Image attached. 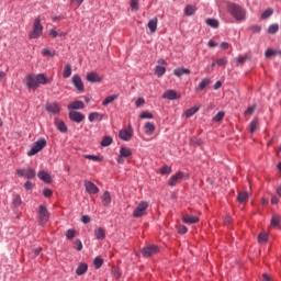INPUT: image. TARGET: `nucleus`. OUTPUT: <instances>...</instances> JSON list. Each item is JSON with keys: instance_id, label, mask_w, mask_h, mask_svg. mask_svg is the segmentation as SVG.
I'll return each instance as SVG.
<instances>
[{"instance_id": "nucleus-36", "label": "nucleus", "mask_w": 281, "mask_h": 281, "mask_svg": "<svg viewBox=\"0 0 281 281\" xmlns=\"http://www.w3.org/2000/svg\"><path fill=\"white\" fill-rule=\"evenodd\" d=\"M21 203H23V201L21 200V195L14 194L12 199L13 207H21Z\"/></svg>"}, {"instance_id": "nucleus-37", "label": "nucleus", "mask_w": 281, "mask_h": 281, "mask_svg": "<svg viewBox=\"0 0 281 281\" xmlns=\"http://www.w3.org/2000/svg\"><path fill=\"white\" fill-rule=\"evenodd\" d=\"M205 23H206V25H209V27H213L214 30H216V27H218V20H216V19L209 18L205 21Z\"/></svg>"}, {"instance_id": "nucleus-56", "label": "nucleus", "mask_w": 281, "mask_h": 281, "mask_svg": "<svg viewBox=\"0 0 281 281\" xmlns=\"http://www.w3.org/2000/svg\"><path fill=\"white\" fill-rule=\"evenodd\" d=\"M268 238H269V236L267 235V233H260L258 240H259V243L262 244V243H267Z\"/></svg>"}, {"instance_id": "nucleus-58", "label": "nucleus", "mask_w": 281, "mask_h": 281, "mask_svg": "<svg viewBox=\"0 0 281 281\" xmlns=\"http://www.w3.org/2000/svg\"><path fill=\"white\" fill-rule=\"evenodd\" d=\"M75 248L77 249V251H82V241L80 239H76L75 240Z\"/></svg>"}, {"instance_id": "nucleus-61", "label": "nucleus", "mask_w": 281, "mask_h": 281, "mask_svg": "<svg viewBox=\"0 0 281 281\" xmlns=\"http://www.w3.org/2000/svg\"><path fill=\"white\" fill-rule=\"evenodd\" d=\"M250 30L255 33V34H260V32H262V27L255 25L251 26Z\"/></svg>"}, {"instance_id": "nucleus-21", "label": "nucleus", "mask_w": 281, "mask_h": 281, "mask_svg": "<svg viewBox=\"0 0 281 281\" xmlns=\"http://www.w3.org/2000/svg\"><path fill=\"white\" fill-rule=\"evenodd\" d=\"M162 98L165 100H178L179 95L177 94V91L168 90V91L164 92Z\"/></svg>"}, {"instance_id": "nucleus-62", "label": "nucleus", "mask_w": 281, "mask_h": 281, "mask_svg": "<svg viewBox=\"0 0 281 281\" xmlns=\"http://www.w3.org/2000/svg\"><path fill=\"white\" fill-rule=\"evenodd\" d=\"M255 111H256V104H252V105L248 106L247 114L248 115H254Z\"/></svg>"}, {"instance_id": "nucleus-50", "label": "nucleus", "mask_w": 281, "mask_h": 281, "mask_svg": "<svg viewBox=\"0 0 281 281\" xmlns=\"http://www.w3.org/2000/svg\"><path fill=\"white\" fill-rule=\"evenodd\" d=\"M140 120H153V114L148 111H144L139 115Z\"/></svg>"}, {"instance_id": "nucleus-31", "label": "nucleus", "mask_w": 281, "mask_h": 281, "mask_svg": "<svg viewBox=\"0 0 281 281\" xmlns=\"http://www.w3.org/2000/svg\"><path fill=\"white\" fill-rule=\"evenodd\" d=\"M194 12H196V7H195V5L188 4V5L184 8V14H186V16H192V15H194Z\"/></svg>"}, {"instance_id": "nucleus-15", "label": "nucleus", "mask_w": 281, "mask_h": 281, "mask_svg": "<svg viewBox=\"0 0 281 281\" xmlns=\"http://www.w3.org/2000/svg\"><path fill=\"white\" fill-rule=\"evenodd\" d=\"M182 177H183V172L178 171L177 173L170 177V179L168 180V186H170V188H175V186H177V183L181 181Z\"/></svg>"}, {"instance_id": "nucleus-52", "label": "nucleus", "mask_w": 281, "mask_h": 281, "mask_svg": "<svg viewBox=\"0 0 281 281\" xmlns=\"http://www.w3.org/2000/svg\"><path fill=\"white\" fill-rule=\"evenodd\" d=\"M225 117V112L220 111L214 117H213V122H221V120H223Z\"/></svg>"}, {"instance_id": "nucleus-16", "label": "nucleus", "mask_w": 281, "mask_h": 281, "mask_svg": "<svg viewBox=\"0 0 281 281\" xmlns=\"http://www.w3.org/2000/svg\"><path fill=\"white\" fill-rule=\"evenodd\" d=\"M67 109L69 111H80V110L85 109V102L78 101V100L72 101L71 103H69L67 105Z\"/></svg>"}, {"instance_id": "nucleus-26", "label": "nucleus", "mask_w": 281, "mask_h": 281, "mask_svg": "<svg viewBox=\"0 0 281 281\" xmlns=\"http://www.w3.org/2000/svg\"><path fill=\"white\" fill-rule=\"evenodd\" d=\"M119 155H121V157H124L125 159H128V157L133 156V150H131V148L128 147H121Z\"/></svg>"}, {"instance_id": "nucleus-53", "label": "nucleus", "mask_w": 281, "mask_h": 281, "mask_svg": "<svg viewBox=\"0 0 281 281\" xmlns=\"http://www.w3.org/2000/svg\"><path fill=\"white\" fill-rule=\"evenodd\" d=\"M172 172V168L168 166H164L160 168V175H170Z\"/></svg>"}, {"instance_id": "nucleus-14", "label": "nucleus", "mask_w": 281, "mask_h": 281, "mask_svg": "<svg viewBox=\"0 0 281 281\" xmlns=\"http://www.w3.org/2000/svg\"><path fill=\"white\" fill-rule=\"evenodd\" d=\"M86 80L91 83L102 82L103 78L95 71H90L86 76Z\"/></svg>"}, {"instance_id": "nucleus-1", "label": "nucleus", "mask_w": 281, "mask_h": 281, "mask_svg": "<svg viewBox=\"0 0 281 281\" xmlns=\"http://www.w3.org/2000/svg\"><path fill=\"white\" fill-rule=\"evenodd\" d=\"M24 85H26L27 89L36 91L38 89V85H47V77H45V74L26 75L24 78Z\"/></svg>"}, {"instance_id": "nucleus-48", "label": "nucleus", "mask_w": 281, "mask_h": 281, "mask_svg": "<svg viewBox=\"0 0 281 281\" xmlns=\"http://www.w3.org/2000/svg\"><path fill=\"white\" fill-rule=\"evenodd\" d=\"M112 274L116 280L122 278V272H120V269L115 266L112 267Z\"/></svg>"}, {"instance_id": "nucleus-34", "label": "nucleus", "mask_w": 281, "mask_h": 281, "mask_svg": "<svg viewBox=\"0 0 281 281\" xmlns=\"http://www.w3.org/2000/svg\"><path fill=\"white\" fill-rule=\"evenodd\" d=\"M237 201L238 203H240L241 205L247 203V191L245 192H239L237 195Z\"/></svg>"}, {"instance_id": "nucleus-29", "label": "nucleus", "mask_w": 281, "mask_h": 281, "mask_svg": "<svg viewBox=\"0 0 281 281\" xmlns=\"http://www.w3.org/2000/svg\"><path fill=\"white\" fill-rule=\"evenodd\" d=\"M157 23H158V19L154 18L151 20L148 21L147 23V27L149 30V32H157Z\"/></svg>"}, {"instance_id": "nucleus-6", "label": "nucleus", "mask_w": 281, "mask_h": 281, "mask_svg": "<svg viewBox=\"0 0 281 281\" xmlns=\"http://www.w3.org/2000/svg\"><path fill=\"white\" fill-rule=\"evenodd\" d=\"M43 34V24H41V18H36L33 23V30L30 33V38H41Z\"/></svg>"}, {"instance_id": "nucleus-51", "label": "nucleus", "mask_w": 281, "mask_h": 281, "mask_svg": "<svg viewBox=\"0 0 281 281\" xmlns=\"http://www.w3.org/2000/svg\"><path fill=\"white\" fill-rule=\"evenodd\" d=\"M273 14V9L269 8L266 11H263V13L261 14V19H269V16H271Z\"/></svg>"}, {"instance_id": "nucleus-20", "label": "nucleus", "mask_w": 281, "mask_h": 281, "mask_svg": "<svg viewBox=\"0 0 281 281\" xmlns=\"http://www.w3.org/2000/svg\"><path fill=\"white\" fill-rule=\"evenodd\" d=\"M89 122H102L104 120V114L92 112L88 116Z\"/></svg>"}, {"instance_id": "nucleus-46", "label": "nucleus", "mask_w": 281, "mask_h": 281, "mask_svg": "<svg viewBox=\"0 0 281 281\" xmlns=\"http://www.w3.org/2000/svg\"><path fill=\"white\" fill-rule=\"evenodd\" d=\"M199 112V108H190L184 112L186 117H192L195 113Z\"/></svg>"}, {"instance_id": "nucleus-64", "label": "nucleus", "mask_w": 281, "mask_h": 281, "mask_svg": "<svg viewBox=\"0 0 281 281\" xmlns=\"http://www.w3.org/2000/svg\"><path fill=\"white\" fill-rule=\"evenodd\" d=\"M24 188L25 190H32V188H34V184L31 181H26L24 183Z\"/></svg>"}, {"instance_id": "nucleus-11", "label": "nucleus", "mask_w": 281, "mask_h": 281, "mask_svg": "<svg viewBox=\"0 0 281 281\" xmlns=\"http://www.w3.org/2000/svg\"><path fill=\"white\" fill-rule=\"evenodd\" d=\"M45 111H47L50 115H58L61 111L60 103L58 102L46 103Z\"/></svg>"}, {"instance_id": "nucleus-35", "label": "nucleus", "mask_w": 281, "mask_h": 281, "mask_svg": "<svg viewBox=\"0 0 281 281\" xmlns=\"http://www.w3.org/2000/svg\"><path fill=\"white\" fill-rule=\"evenodd\" d=\"M205 87H210V78H203L202 81L198 86V91H203Z\"/></svg>"}, {"instance_id": "nucleus-18", "label": "nucleus", "mask_w": 281, "mask_h": 281, "mask_svg": "<svg viewBox=\"0 0 281 281\" xmlns=\"http://www.w3.org/2000/svg\"><path fill=\"white\" fill-rule=\"evenodd\" d=\"M182 221L187 225H194V224L199 223V217L187 214V215H183Z\"/></svg>"}, {"instance_id": "nucleus-24", "label": "nucleus", "mask_w": 281, "mask_h": 281, "mask_svg": "<svg viewBox=\"0 0 281 281\" xmlns=\"http://www.w3.org/2000/svg\"><path fill=\"white\" fill-rule=\"evenodd\" d=\"M94 236L97 240H104V238H106V232L104 231V228L99 227L94 229Z\"/></svg>"}, {"instance_id": "nucleus-23", "label": "nucleus", "mask_w": 281, "mask_h": 281, "mask_svg": "<svg viewBox=\"0 0 281 281\" xmlns=\"http://www.w3.org/2000/svg\"><path fill=\"white\" fill-rule=\"evenodd\" d=\"M55 126L59 133H67L68 131L67 124L65 123V121L55 120Z\"/></svg>"}, {"instance_id": "nucleus-38", "label": "nucleus", "mask_w": 281, "mask_h": 281, "mask_svg": "<svg viewBox=\"0 0 281 281\" xmlns=\"http://www.w3.org/2000/svg\"><path fill=\"white\" fill-rule=\"evenodd\" d=\"M111 144H113V137H111V136H105L101 140V146H103L105 148H106V146H111Z\"/></svg>"}, {"instance_id": "nucleus-7", "label": "nucleus", "mask_w": 281, "mask_h": 281, "mask_svg": "<svg viewBox=\"0 0 281 281\" xmlns=\"http://www.w3.org/2000/svg\"><path fill=\"white\" fill-rule=\"evenodd\" d=\"M148 210V202L142 201L133 212L134 218H142Z\"/></svg>"}, {"instance_id": "nucleus-19", "label": "nucleus", "mask_w": 281, "mask_h": 281, "mask_svg": "<svg viewBox=\"0 0 281 281\" xmlns=\"http://www.w3.org/2000/svg\"><path fill=\"white\" fill-rule=\"evenodd\" d=\"M260 128V121L258 119H254L249 124V133L254 135V133H257Z\"/></svg>"}, {"instance_id": "nucleus-3", "label": "nucleus", "mask_w": 281, "mask_h": 281, "mask_svg": "<svg viewBox=\"0 0 281 281\" xmlns=\"http://www.w3.org/2000/svg\"><path fill=\"white\" fill-rule=\"evenodd\" d=\"M49 211L47 210V206L41 204L37 209V218H38V225L41 227H45L47 225V222L49 221Z\"/></svg>"}, {"instance_id": "nucleus-13", "label": "nucleus", "mask_w": 281, "mask_h": 281, "mask_svg": "<svg viewBox=\"0 0 281 281\" xmlns=\"http://www.w3.org/2000/svg\"><path fill=\"white\" fill-rule=\"evenodd\" d=\"M85 189L88 194H98V192H100L98 186H95V183L89 180L85 181Z\"/></svg>"}, {"instance_id": "nucleus-25", "label": "nucleus", "mask_w": 281, "mask_h": 281, "mask_svg": "<svg viewBox=\"0 0 281 281\" xmlns=\"http://www.w3.org/2000/svg\"><path fill=\"white\" fill-rule=\"evenodd\" d=\"M89 270V266L85 262H81L77 269H76V273L77 276H85V273Z\"/></svg>"}, {"instance_id": "nucleus-60", "label": "nucleus", "mask_w": 281, "mask_h": 281, "mask_svg": "<svg viewBox=\"0 0 281 281\" xmlns=\"http://www.w3.org/2000/svg\"><path fill=\"white\" fill-rule=\"evenodd\" d=\"M81 222L83 223V225H88V223H91V217L89 215H83L81 217Z\"/></svg>"}, {"instance_id": "nucleus-28", "label": "nucleus", "mask_w": 281, "mask_h": 281, "mask_svg": "<svg viewBox=\"0 0 281 281\" xmlns=\"http://www.w3.org/2000/svg\"><path fill=\"white\" fill-rule=\"evenodd\" d=\"M101 199L104 207H109L111 205V193L109 191H105Z\"/></svg>"}, {"instance_id": "nucleus-41", "label": "nucleus", "mask_w": 281, "mask_h": 281, "mask_svg": "<svg viewBox=\"0 0 281 281\" xmlns=\"http://www.w3.org/2000/svg\"><path fill=\"white\" fill-rule=\"evenodd\" d=\"M278 32H280V25L278 24H271L268 27V34H278Z\"/></svg>"}, {"instance_id": "nucleus-57", "label": "nucleus", "mask_w": 281, "mask_h": 281, "mask_svg": "<svg viewBox=\"0 0 281 281\" xmlns=\"http://www.w3.org/2000/svg\"><path fill=\"white\" fill-rule=\"evenodd\" d=\"M52 194H54V192L52 191V189L45 188V189L43 190V196H46L47 199H49V196H52Z\"/></svg>"}, {"instance_id": "nucleus-54", "label": "nucleus", "mask_w": 281, "mask_h": 281, "mask_svg": "<svg viewBox=\"0 0 281 281\" xmlns=\"http://www.w3.org/2000/svg\"><path fill=\"white\" fill-rule=\"evenodd\" d=\"M66 238H68V240H71V238H76V231L75 229H68L66 232Z\"/></svg>"}, {"instance_id": "nucleus-17", "label": "nucleus", "mask_w": 281, "mask_h": 281, "mask_svg": "<svg viewBox=\"0 0 281 281\" xmlns=\"http://www.w3.org/2000/svg\"><path fill=\"white\" fill-rule=\"evenodd\" d=\"M37 177L41 181H44V183H52L53 179L49 172L45 170H41L37 172Z\"/></svg>"}, {"instance_id": "nucleus-8", "label": "nucleus", "mask_w": 281, "mask_h": 281, "mask_svg": "<svg viewBox=\"0 0 281 281\" xmlns=\"http://www.w3.org/2000/svg\"><path fill=\"white\" fill-rule=\"evenodd\" d=\"M158 251H159V246L157 245H147L142 249V254L144 258H150V256H155V254H158Z\"/></svg>"}, {"instance_id": "nucleus-55", "label": "nucleus", "mask_w": 281, "mask_h": 281, "mask_svg": "<svg viewBox=\"0 0 281 281\" xmlns=\"http://www.w3.org/2000/svg\"><path fill=\"white\" fill-rule=\"evenodd\" d=\"M216 63L220 67H225L227 65V57L217 58Z\"/></svg>"}, {"instance_id": "nucleus-4", "label": "nucleus", "mask_w": 281, "mask_h": 281, "mask_svg": "<svg viewBox=\"0 0 281 281\" xmlns=\"http://www.w3.org/2000/svg\"><path fill=\"white\" fill-rule=\"evenodd\" d=\"M15 175L16 177H20L22 179H35L36 178V170H34L32 167H27V168H19L15 170Z\"/></svg>"}, {"instance_id": "nucleus-30", "label": "nucleus", "mask_w": 281, "mask_h": 281, "mask_svg": "<svg viewBox=\"0 0 281 281\" xmlns=\"http://www.w3.org/2000/svg\"><path fill=\"white\" fill-rule=\"evenodd\" d=\"M117 98H120V94H112V95L106 97L102 101V106H109V104H111V102H113L114 100H117Z\"/></svg>"}, {"instance_id": "nucleus-40", "label": "nucleus", "mask_w": 281, "mask_h": 281, "mask_svg": "<svg viewBox=\"0 0 281 281\" xmlns=\"http://www.w3.org/2000/svg\"><path fill=\"white\" fill-rule=\"evenodd\" d=\"M234 63L237 65V67H240L241 65H245L247 63V56H239L234 59Z\"/></svg>"}, {"instance_id": "nucleus-9", "label": "nucleus", "mask_w": 281, "mask_h": 281, "mask_svg": "<svg viewBox=\"0 0 281 281\" xmlns=\"http://www.w3.org/2000/svg\"><path fill=\"white\" fill-rule=\"evenodd\" d=\"M71 82L78 93H85V83L82 82V78L80 75H74L71 78Z\"/></svg>"}, {"instance_id": "nucleus-44", "label": "nucleus", "mask_w": 281, "mask_h": 281, "mask_svg": "<svg viewBox=\"0 0 281 281\" xmlns=\"http://www.w3.org/2000/svg\"><path fill=\"white\" fill-rule=\"evenodd\" d=\"M281 217L278 215L272 216L271 218V226L272 227H280Z\"/></svg>"}, {"instance_id": "nucleus-32", "label": "nucleus", "mask_w": 281, "mask_h": 281, "mask_svg": "<svg viewBox=\"0 0 281 281\" xmlns=\"http://www.w3.org/2000/svg\"><path fill=\"white\" fill-rule=\"evenodd\" d=\"M42 56H44L45 58H54V56H56V50H49V48H43Z\"/></svg>"}, {"instance_id": "nucleus-27", "label": "nucleus", "mask_w": 281, "mask_h": 281, "mask_svg": "<svg viewBox=\"0 0 281 281\" xmlns=\"http://www.w3.org/2000/svg\"><path fill=\"white\" fill-rule=\"evenodd\" d=\"M276 56H281V50L280 49L268 48L266 50V58H276Z\"/></svg>"}, {"instance_id": "nucleus-63", "label": "nucleus", "mask_w": 281, "mask_h": 281, "mask_svg": "<svg viewBox=\"0 0 281 281\" xmlns=\"http://www.w3.org/2000/svg\"><path fill=\"white\" fill-rule=\"evenodd\" d=\"M179 234H188V227L187 226H179L178 227Z\"/></svg>"}, {"instance_id": "nucleus-10", "label": "nucleus", "mask_w": 281, "mask_h": 281, "mask_svg": "<svg viewBox=\"0 0 281 281\" xmlns=\"http://www.w3.org/2000/svg\"><path fill=\"white\" fill-rule=\"evenodd\" d=\"M119 137L123 142H131L133 137V126L128 125L127 128H123L119 132Z\"/></svg>"}, {"instance_id": "nucleus-42", "label": "nucleus", "mask_w": 281, "mask_h": 281, "mask_svg": "<svg viewBox=\"0 0 281 281\" xmlns=\"http://www.w3.org/2000/svg\"><path fill=\"white\" fill-rule=\"evenodd\" d=\"M166 74V67L164 66H156L155 75L158 76V78H161Z\"/></svg>"}, {"instance_id": "nucleus-39", "label": "nucleus", "mask_w": 281, "mask_h": 281, "mask_svg": "<svg viewBox=\"0 0 281 281\" xmlns=\"http://www.w3.org/2000/svg\"><path fill=\"white\" fill-rule=\"evenodd\" d=\"M64 78H70L71 77V65L66 64L63 71Z\"/></svg>"}, {"instance_id": "nucleus-2", "label": "nucleus", "mask_w": 281, "mask_h": 281, "mask_svg": "<svg viewBox=\"0 0 281 281\" xmlns=\"http://www.w3.org/2000/svg\"><path fill=\"white\" fill-rule=\"evenodd\" d=\"M227 10L229 14L235 18L237 21H245V16H247V12L243 7L236 3H229L227 5Z\"/></svg>"}, {"instance_id": "nucleus-49", "label": "nucleus", "mask_w": 281, "mask_h": 281, "mask_svg": "<svg viewBox=\"0 0 281 281\" xmlns=\"http://www.w3.org/2000/svg\"><path fill=\"white\" fill-rule=\"evenodd\" d=\"M85 159H90V161H102V158L100 156L95 155H83Z\"/></svg>"}, {"instance_id": "nucleus-22", "label": "nucleus", "mask_w": 281, "mask_h": 281, "mask_svg": "<svg viewBox=\"0 0 281 281\" xmlns=\"http://www.w3.org/2000/svg\"><path fill=\"white\" fill-rule=\"evenodd\" d=\"M173 76L181 78V76H190V69L188 68H176L173 70Z\"/></svg>"}, {"instance_id": "nucleus-43", "label": "nucleus", "mask_w": 281, "mask_h": 281, "mask_svg": "<svg viewBox=\"0 0 281 281\" xmlns=\"http://www.w3.org/2000/svg\"><path fill=\"white\" fill-rule=\"evenodd\" d=\"M94 269H100L104 265V259L101 257H95L93 260Z\"/></svg>"}, {"instance_id": "nucleus-5", "label": "nucleus", "mask_w": 281, "mask_h": 281, "mask_svg": "<svg viewBox=\"0 0 281 281\" xmlns=\"http://www.w3.org/2000/svg\"><path fill=\"white\" fill-rule=\"evenodd\" d=\"M47 146V140L45 138H40L36 140L31 149L27 151L29 157H34L37 153H41L42 148H45Z\"/></svg>"}, {"instance_id": "nucleus-12", "label": "nucleus", "mask_w": 281, "mask_h": 281, "mask_svg": "<svg viewBox=\"0 0 281 281\" xmlns=\"http://www.w3.org/2000/svg\"><path fill=\"white\" fill-rule=\"evenodd\" d=\"M68 117H69L70 122L80 124V122H82L85 120V114H82V112H78V111H70L68 113Z\"/></svg>"}, {"instance_id": "nucleus-45", "label": "nucleus", "mask_w": 281, "mask_h": 281, "mask_svg": "<svg viewBox=\"0 0 281 281\" xmlns=\"http://www.w3.org/2000/svg\"><path fill=\"white\" fill-rule=\"evenodd\" d=\"M132 12L139 10V0H130Z\"/></svg>"}, {"instance_id": "nucleus-47", "label": "nucleus", "mask_w": 281, "mask_h": 281, "mask_svg": "<svg viewBox=\"0 0 281 281\" xmlns=\"http://www.w3.org/2000/svg\"><path fill=\"white\" fill-rule=\"evenodd\" d=\"M203 140L201 138H196L195 136L191 137L190 146H201Z\"/></svg>"}, {"instance_id": "nucleus-33", "label": "nucleus", "mask_w": 281, "mask_h": 281, "mask_svg": "<svg viewBox=\"0 0 281 281\" xmlns=\"http://www.w3.org/2000/svg\"><path fill=\"white\" fill-rule=\"evenodd\" d=\"M145 133L146 135H153L155 133V124L150 122L145 123Z\"/></svg>"}, {"instance_id": "nucleus-59", "label": "nucleus", "mask_w": 281, "mask_h": 281, "mask_svg": "<svg viewBox=\"0 0 281 281\" xmlns=\"http://www.w3.org/2000/svg\"><path fill=\"white\" fill-rule=\"evenodd\" d=\"M48 34H49V36H50L52 38H56V37L58 36V31L55 30V29H50V30L48 31Z\"/></svg>"}]
</instances>
